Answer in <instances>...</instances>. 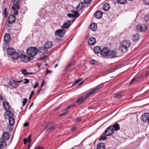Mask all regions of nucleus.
Returning a JSON list of instances; mask_svg holds the SVG:
<instances>
[{
    "label": "nucleus",
    "mask_w": 149,
    "mask_h": 149,
    "mask_svg": "<svg viewBox=\"0 0 149 149\" xmlns=\"http://www.w3.org/2000/svg\"><path fill=\"white\" fill-rule=\"evenodd\" d=\"M65 31L63 29L57 30L55 32V35H57L58 36L62 37L65 34Z\"/></svg>",
    "instance_id": "obj_9"
},
{
    "label": "nucleus",
    "mask_w": 149,
    "mask_h": 149,
    "mask_svg": "<svg viewBox=\"0 0 149 149\" xmlns=\"http://www.w3.org/2000/svg\"><path fill=\"white\" fill-rule=\"evenodd\" d=\"M141 120L145 123L149 122V113H145L142 114Z\"/></svg>",
    "instance_id": "obj_5"
},
{
    "label": "nucleus",
    "mask_w": 149,
    "mask_h": 149,
    "mask_svg": "<svg viewBox=\"0 0 149 149\" xmlns=\"http://www.w3.org/2000/svg\"><path fill=\"white\" fill-rule=\"evenodd\" d=\"M104 86L103 84H101L100 85V86H97L96 87L94 88V89H95V91H97L100 90Z\"/></svg>",
    "instance_id": "obj_39"
},
{
    "label": "nucleus",
    "mask_w": 149,
    "mask_h": 149,
    "mask_svg": "<svg viewBox=\"0 0 149 149\" xmlns=\"http://www.w3.org/2000/svg\"><path fill=\"white\" fill-rule=\"evenodd\" d=\"M11 39V37L9 34H6L5 35L4 37V42L7 43L8 46V43L10 41Z\"/></svg>",
    "instance_id": "obj_13"
},
{
    "label": "nucleus",
    "mask_w": 149,
    "mask_h": 149,
    "mask_svg": "<svg viewBox=\"0 0 149 149\" xmlns=\"http://www.w3.org/2000/svg\"><path fill=\"white\" fill-rule=\"evenodd\" d=\"M90 28L91 30L93 31H95L97 29V25L95 23L91 24L90 26Z\"/></svg>",
    "instance_id": "obj_31"
},
{
    "label": "nucleus",
    "mask_w": 149,
    "mask_h": 149,
    "mask_svg": "<svg viewBox=\"0 0 149 149\" xmlns=\"http://www.w3.org/2000/svg\"><path fill=\"white\" fill-rule=\"evenodd\" d=\"M114 132L113 128L111 126L109 127L104 132V134L107 136H109L112 135Z\"/></svg>",
    "instance_id": "obj_4"
},
{
    "label": "nucleus",
    "mask_w": 149,
    "mask_h": 149,
    "mask_svg": "<svg viewBox=\"0 0 149 149\" xmlns=\"http://www.w3.org/2000/svg\"><path fill=\"white\" fill-rule=\"evenodd\" d=\"M111 126V127L113 128V129L114 131L115 130L118 131L120 129L119 125L117 123H116Z\"/></svg>",
    "instance_id": "obj_26"
},
{
    "label": "nucleus",
    "mask_w": 149,
    "mask_h": 149,
    "mask_svg": "<svg viewBox=\"0 0 149 149\" xmlns=\"http://www.w3.org/2000/svg\"><path fill=\"white\" fill-rule=\"evenodd\" d=\"M128 48L123 46L122 44L120 43V45L119 48L120 51L122 52H126L128 50Z\"/></svg>",
    "instance_id": "obj_14"
},
{
    "label": "nucleus",
    "mask_w": 149,
    "mask_h": 149,
    "mask_svg": "<svg viewBox=\"0 0 149 149\" xmlns=\"http://www.w3.org/2000/svg\"><path fill=\"white\" fill-rule=\"evenodd\" d=\"M31 136V135H30L28 136L27 139L26 138H25L24 139L23 141H24V144H26L27 142H30Z\"/></svg>",
    "instance_id": "obj_35"
},
{
    "label": "nucleus",
    "mask_w": 149,
    "mask_h": 149,
    "mask_svg": "<svg viewBox=\"0 0 149 149\" xmlns=\"http://www.w3.org/2000/svg\"><path fill=\"white\" fill-rule=\"evenodd\" d=\"M143 1L145 4L149 5V0H143Z\"/></svg>",
    "instance_id": "obj_52"
},
{
    "label": "nucleus",
    "mask_w": 149,
    "mask_h": 149,
    "mask_svg": "<svg viewBox=\"0 0 149 149\" xmlns=\"http://www.w3.org/2000/svg\"><path fill=\"white\" fill-rule=\"evenodd\" d=\"M73 14H70V13H69L67 14V15L69 17H75V16H73Z\"/></svg>",
    "instance_id": "obj_60"
},
{
    "label": "nucleus",
    "mask_w": 149,
    "mask_h": 149,
    "mask_svg": "<svg viewBox=\"0 0 149 149\" xmlns=\"http://www.w3.org/2000/svg\"><path fill=\"white\" fill-rule=\"evenodd\" d=\"M142 76H141L140 77H139L138 78H136V81H139L141 79H142Z\"/></svg>",
    "instance_id": "obj_61"
},
{
    "label": "nucleus",
    "mask_w": 149,
    "mask_h": 149,
    "mask_svg": "<svg viewBox=\"0 0 149 149\" xmlns=\"http://www.w3.org/2000/svg\"><path fill=\"white\" fill-rule=\"evenodd\" d=\"M81 80H82L81 78H79V79H77L74 82V83L72 85H75V84H77L78 82H79V81H81Z\"/></svg>",
    "instance_id": "obj_45"
},
{
    "label": "nucleus",
    "mask_w": 149,
    "mask_h": 149,
    "mask_svg": "<svg viewBox=\"0 0 149 149\" xmlns=\"http://www.w3.org/2000/svg\"><path fill=\"white\" fill-rule=\"evenodd\" d=\"M27 101V100L26 98H24L23 99V101L22 102L23 106H24L25 105Z\"/></svg>",
    "instance_id": "obj_47"
},
{
    "label": "nucleus",
    "mask_w": 149,
    "mask_h": 149,
    "mask_svg": "<svg viewBox=\"0 0 149 149\" xmlns=\"http://www.w3.org/2000/svg\"><path fill=\"white\" fill-rule=\"evenodd\" d=\"M14 52H15V50L11 48H8L7 50V53L9 55L12 56Z\"/></svg>",
    "instance_id": "obj_19"
},
{
    "label": "nucleus",
    "mask_w": 149,
    "mask_h": 149,
    "mask_svg": "<svg viewBox=\"0 0 149 149\" xmlns=\"http://www.w3.org/2000/svg\"><path fill=\"white\" fill-rule=\"evenodd\" d=\"M122 66V65L121 64H118L117 65H116L113 67L115 69H116L120 67L121 66Z\"/></svg>",
    "instance_id": "obj_56"
},
{
    "label": "nucleus",
    "mask_w": 149,
    "mask_h": 149,
    "mask_svg": "<svg viewBox=\"0 0 149 149\" xmlns=\"http://www.w3.org/2000/svg\"><path fill=\"white\" fill-rule=\"evenodd\" d=\"M15 11L14 12V15H16L18 14V12L17 10H14Z\"/></svg>",
    "instance_id": "obj_63"
},
{
    "label": "nucleus",
    "mask_w": 149,
    "mask_h": 149,
    "mask_svg": "<svg viewBox=\"0 0 149 149\" xmlns=\"http://www.w3.org/2000/svg\"><path fill=\"white\" fill-rule=\"evenodd\" d=\"M38 52V49L35 47H29L26 50L27 54L31 57L35 56Z\"/></svg>",
    "instance_id": "obj_1"
},
{
    "label": "nucleus",
    "mask_w": 149,
    "mask_h": 149,
    "mask_svg": "<svg viewBox=\"0 0 149 149\" xmlns=\"http://www.w3.org/2000/svg\"><path fill=\"white\" fill-rule=\"evenodd\" d=\"M77 129V128L76 127H74L71 128V131L72 132H74V131H75Z\"/></svg>",
    "instance_id": "obj_59"
},
{
    "label": "nucleus",
    "mask_w": 149,
    "mask_h": 149,
    "mask_svg": "<svg viewBox=\"0 0 149 149\" xmlns=\"http://www.w3.org/2000/svg\"><path fill=\"white\" fill-rule=\"evenodd\" d=\"M114 69H115L113 67L112 68L110 69L109 70H108L106 72V73L105 74H109V72H110L111 71H112Z\"/></svg>",
    "instance_id": "obj_58"
},
{
    "label": "nucleus",
    "mask_w": 149,
    "mask_h": 149,
    "mask_svg": "<svg viewBox=\"0 0 149 149\" xmlns=\"http://www.w3.org/2000/svg\"><path fill=\"white\" fill-rule=\"evenodd\" d=\"M21 82V81H17L13 80L9 81V85L11 87L16 88L19 86L18 84Z\"/></svg>",
    "instance_id": "obj_3"
},
{
    "label": "nucleus",
    "mask_w": 149,
    "mask_h": 149,
    "mask_svg": "<svg viewBox=\"0 0 149 149\" xmlns=\"http://www.w3.org/2000/svg\"><path fill=\"white\" fill-rule=\"evenodd\" d=\"M6 145V141L3 139H0V147L2 148H4Z\"/></svg>",
    "instance_id": "obj_20"
},
{
    "label": "nucleus",
    "mask_w": 149,
    "mask_h": 149,
    "mask_svg": "<svg viewBox=\"0 0 149 149\" xmlns=\"http://www.w3.org/2000/svg\"><path fill=\"white\" fill-rule=\"evenodd\" d=\"M96 42V39L94 37L90 38L88 41V44L89 45H94Z\"/></svg>",
    "instance_id": "obj_11"
},
{
    "label": "nucleus",
    "mask_w": 149,
    "mask_h": 149,
    "mask_svg": "<svg viewBox=\"0 0 149 149\" xmlns=\"http://www.w3.org/2000/svg\"><path fill=\"white\" fill-rule=\"evenodd\" d=\"M56 126V125H53L50 126L48 130L49 132H51V130L54 129Z\"/></svg>",
    "instance_id": "obj_42"
},
{
    "label": "nucleus",
    "mask_w": 149,
    "mask_h": 149,
    "mask_svg": "<svg viewBox=\"0 0 149 149\" xmlns=\"http://www.w3.org/2000/svg\"><path fill=\"white\" fill-rule=\"evenodd\" d=\"M107 139V137L105 136H103L102 135L100 137V138L99 140H106Z\"/></svg>",
    "instance_id": "obj_46"
},
{
    "label": "nucleus",
    "mask_w": 149,
    "mask_h": 149,
    "mask_svg": "<svg viewBox=\"0 0 149 149\" xmlns=\"http://www.w3.org/2000/svg\"><path fill=\"white\" fill-rule=\"evenodd\" d=\"M22 53H19L15 52L11 56L13 59L16 60L21 56Z\"/></svg>",
    "instance_id": "obj_18"
},
{
    "label": "nucleus",
    "mask_w": 149,
    "mask_h": 149,
    "mask_svg": "<svg viewBox=\"0 0 149 149\" xmlns=\"http://www.w3.org/2000/svg\"><path fill=\"white\" fill-rule=\"evenodd\" d=\"M102 12L101 11H98L95 14V16L96 18L100 19L102 15Z\"/></svg>",
    "instance_id": "obj_23"
},
{
    "label": "nucleus",
    "mask_w": 149,
    "mask_h": 149,
    "mask_svg": "<svg viewBox=\"0 0 149 149\" xmlns=\"http://www.w3.org/2000/svg\"><path fill=\"white\" fill-rule=\"evenodd\" d=\"M140 36L139 34L136 33L134 35L133 37V40L136 41L138 40L140 38Z\"/></svg>",
    "instance_id": "obj_36"
},
{
    "label": "nucleus",
    "mask_w": 149,
    "mask_h": 149,
    "mask_svg": "<svg viewBox=\"0 0 149 149\" xmlns=\"http://www.w3.org/2000/svg\"><path fill=\"white\" fill-rule=\"evenodd\" d=\"M84 5L83 2H80L78 6H77L76 10H81L84 7Z\"/></svg>",
    "instance_id": "obj_28"
},
{
    "label": "nucleus",
    "mask_w": 149,
    "mask_h": 149,
    "mask_svg": "<svg viewBox=\"0 0 149 149\" xmlns=\"http://www.w3.org/2000/svg\"><path fill=\"white\" fill-rule=\"evenodd\" d=\"M3 105L4 109L6 110H9L10 109V105L9 103L6 101H4Z\"/></svg>",
    "instance_id": "obj_15"
},
{
    "label": "nucleus",
    "mask_w": 149,
    "mask_h": 149,
    "mask_svg": "<svg viewBox=\"0 0 149 149\" xmlns=\"http://www.w3.org/2000/svg\"><path fill=\"white\" fill-rule=\"evenodd\" d=\"M45 81L44 80H43V81L42 82V83H41V85L40 86V87H42L45 85Z\"/></svg>",
    "instance_id": "obj_62"
},
{
    "label": "nucleus",
    "mask_w": 149,
    "mask_h": 149,
    "mask_svg": "<svg viewBox=\"0 0 149 149\" xmlns=\"http://www.w3.org/2000/svg\"><path fill=\"white\" fill-rule=\"evenodd\" d=\"M144 20L146 22L149 21V14H147L145 15Z\"/></svg>",
    "instance_id": "obj_43"
},
{
    "label": "nucleus",
    "mask_w": 149,
    "mask_h": 149,
    "mask_svg": "<svg viewBox=\"0 0 149 149\" xmlns=\"http://www.w3.org/2000/svg\"><path fill=\"white\" fill-rule=\"evenodd\" d=\"M120 43L122 44L123 46L127 48L130 47L131 45L130 42L127 40H123Z\"/></svg>",
    "instance_id": "obj_12"
},
{
    "label": "nucleus",
    "mask_w": 149,
    "mask_h": 149,
    "mask_svg": "<svg viewBox=\"0 0 149 149\" xmlns=\"http://www.w3.org/2000/svg\"><path fill=\"white\" fill-rule=\"evenodd\" d=\"M68 22H66L64 23V24L62 26V28L65 29H67L70 26V23L71 22V21L68 20Z\"/></svg>",
    "instance_id": "obj_30"
},
{
    "label": "nucleus",
    "mask_w": 149,
    "mask_h": 149,
    "mask_svg": "<svg viewBox=\"0 0 149 149\" xmlns=\"http://www.w3.org/2000/svg\"><path fill=\"white\" fill-rule=\"evenodd\" d=\"M73 11L72 12L73 13V15L75 17H78L79 16L80 14L78 13V12L77 11H75L74 10H73Z\"/></svg>",
    "instance_id": "obj_41"
},
{
    "label": "nucleus",
    "mask_w": 149,
    "mask_h": 149,
    "mask_svg": "<svg viewBox=\"0 0 149 149\" xmlns=\"http://www.w3.org/2000/svg\"><path fill=\"white\" fill-rule=\"evenodd\" d=\"M48 58V57L47 56H45L41 58V60L43 61H45Z\"/></svg>",
    "instance_id": "obj_55"
},
{
    "label": "nucleus",
    "mask_w": 149,
    "mask_h": 149,
    "mask_svg": "<svg viewBox=\"0 0 149 149\" xmlns=\"http://www.w3.org/2000/svg\"><path fill=\"white\" fill-rule=\"evenodd\" d=\"M53 123V122L52 121L48 123H47L45 125V127L44 129H45V127H47L49 125H50V124H51V123Z\"/></svg>",
    "instance_id": "obj_57"
},
{
    "label": "nucleus",
    "mask_w": 149,
    "mask_h": 149,
    "mask_svg": "<svg viewBox=\"0 0 149 149\" xmlns=\"http://www.w3.org/2000/svg\"><path fill=\"white\" fill-rule=\"evenodd\" d=\"M86 99H85V97H83L80 99H78V100L76 101V102L80 104L82 103Z\"/></svg>",
    "instance_id": "obj_37"
},
{
    "label": "nucleus",
    "mask_w": 149,
    "mask_h": 149,
    "mask_svg": "<svg viewBox=\"0 0 149 149\" xmlns=\"http://www.w3.org/2000/svg\"><path fill=\"white\" fill-rule=\"evenodd\" d=\"M97 149H105L104 143L102 142L98 143L97 146Z\"/></svg>",
    "instance_id": "obj_24"
},
{
    "label": "nucleus",
    "mask_w": 149,
    "mask_h": 149,
    "mask_svg": "<svg viewBox=\"0 0 149 149\" xmlns=\"http://www.w3.org/2000/svg\"><path fill=\"white\" fill-rule=\"evenodd\" d=\"M9 45L8 44V46L7 45V43H4L3 45V48L4 49H7L6 47L9 46Z\"/></svg>",
    "instance_id": "obj_51"
},
{
    "label": "nucleus",
    "mask_w": 149,
    "mask_h": 149,
    "mask_svg": "<svg viewBox=\"0 0 149 149\" xmlns=\"http://www.w3.org/2000/svg\"><path fill=\"white\" fill-rule=\"evenodd\" d=\"M38 86V83H36L35 84H34L33 86V87L34 88H36Z\"/></svg>",
    "instance_id": "obj_64"
},
{
    "label": "nucleus",
    "mask_w": 149,
    "mask_h": 149,
    "mask_svg": "<svg viewBox=\"0 0 149 149\" xmlns=\"http://www.w3.org/2000/svg\"><path fill=\"white\" fill-rule=\"evenodd\" d=\"M20 57L22 61L25 63L29 62L31 58L30 56L25 55H23L22 53Z\"/></svg>",
    "instance_id": "obj_7"
},
{
    "label": "nucleus",
    "mask_w": 149,
    "mask_h": 149,
    "mask_svg": "<svg viewBox=\"0 0 149 149\" xmlns=\"http://www.w3.org/2000/svg\"><path fill=\"white\" fill-rule=\"evenodd\" d=\"M7 8H6L4 11L3 13L5 15V18H6L8 16V13L7 12Z\"/></svg>",
    "instance_id": "obj_44"
},
{
    "label": "nucleus",
    "mask_w": 149,
    "mask_h": 149,
    "mask_svg": "<svg viewBox=\"0 0 149 149\" xmlns=\"http://www.w3.org/2000/svg\"><path fill=\"white\" fill-rule=\"evenodd\" d=\"M16 19L14 15L11 14L8 16L7 21L9 24H13L15 21Z\"/></svg>",
    "instance_id": "obj_8"
},
{
    "label": "nucleus",
    "mask_w": 149,
    "mask_h": 149,
    "mask_svg": "<svg viewBox=\"0 0 149 149\" xmlns=\"http://www.w3.org/2000/svg\"><path fill=\"white\" fill-rule=\"evenodd\" d=\"M90 63L92 65H95L96 64L97 62L95 60H92L90 61Z\"/></svg>",
    "instance_id": "obj_53"
},
{
    "label": "nucleus",
    "mask_w": 149,
    "mask_h": 149,
    "mask_svg": "<svg viewBox=\"0 0 149 149\" xmlns=\"http://www.w3.org/2000/svg\"><path fill=\"white\" fill-rule=\"evenodd\" d=\"M115 4L118 3L120 4H124L127 2V0H114Z\"/></svg>",
    "instance_id": "obj_27"
},
{
    "label": "nucleus",
    "mask_w": 149,
    "mask_h": 149,
    "mask_svg": "<svg viewBox=\"0 0 149 149\" xmlns=\"http://www.w3.org/2000/svg\"><path fill=\"white\" fill-rule=\"evenodd\" d=\"M74 106V105L72 104L69 106L67 107L64 110V111H67L68 110L70 109L72 107Z\"/></svg>",
    "instance_id": "obj_48"
},
{
    "label": "nucleus",
    "mask_w": 149,
    "mask_h": 149,
    "mask_svg": "<svg viewBox=\"0 0 149 149\" xmlns=\"http://www.w3.org/2000/svg\"><path fill=\"white\" fill-rule=\"evenodd\" d=\"M65 112L64 113H62L61 114H60L59 115V117H61V116L65 115H66L68 113V112L67 111H64Z\"/></svg>",
    "instance_id": "obj_49"
},
{
    "label": "nucleus",
    "mask_w": 149,
    "mask_h": 149,
    "mask_svg": "<svg viewBox=\"0 0 149 149\" xmlns=\"http://www.w3.org/2000/svg\"><path fill=\"white\" fill-rule=\"evenodd\" d=\"M8 114H4L5 118L6 119H8L9 117H13L14 116V113L12 111H8Z\"/></svg>",
    "instance_id": "obj_21"
},
{
    "label": "nucleus",
    "mask_w": 149,
    "mask_h": 149,
    "mask_svg": "<svg viewBox=\"0 0 149 149\" xmlns=\"http://www.w3.org/2000/svg\"><path fill=\"white\" fill-rule=\"evenodd\" d=\"M92 0H84V2L85 4H88L90 3Z\"/></svg>",
    "instance_id": "obj_50"
},
{
    "label": "nucleus",
    "mask_w": 149,
    "mask_h": 149,
    "mask_svg": "<svg viewBox=\"0 0 149 149\" xmlns=\"http://www.w3.org/2000/svg\"><path fill=\"white\" fill-rule=\"evenodd\" d=\"M107 56L109 58H112L116 57V52L114 50L109 51Z\"/></svg>",
    "instance_id": "obj_10"
},
{
    "label": "nucleus",
    "mask_w": 149,
    "mask_h": 149,
    "mask_svg": "<svg viewBox=\"0 0 149 149\" xmlns=\"http://www.w3.org/2000/svg\"><path fill=\"white\" fill-rule=\"evenodd\" d=\"M47 51V49L44 47H40V49L39 50V52L41 54H45Z\"/></svg>",
    "instance_id": "obj_22"
},
{
    "label": "nucleus",
    "mask_w": 149,
    "mask_h": 149,
    "mask_svg": "<svg viewBox=\"0 0 149 149\" xmlns=\"http://www.w3.org/2000/svg\"><path fill=\"white\" fill-rule=\"evenodd\" d=\"M95 91L94 89H93L89 91L88 94L86 95L85 96V99H86L88 97L92 94Z\"/></svg>",
    "instance_id": "obj_34"
},
{
    "label": "nucleus",
    "mask_w": 149,
    "mask_h": 149,
    "mask_svg": "<svg viewBox=\"0 0 149 149\" xmlns=\"http://www.w3.org/2000/svg\"><path fill=\"white\" fill-rule=\"evenodd\" d=\"M9 133L6 132H3L1 139H3L4 140H7L9 139Z\"/></svg>",
    "instance_id": "obj_17"
},
{
    "label": "nucleus",
    "mask_w": 149,
    "mask_h": 149,
    "mask_svg": "<svg viewBox=\"0 0 149 149\" xmlns=\"http://www.w3.org/2000/svg\"><path fill=\"white\" fill-rule=\"evenodd\" d=\"M122 96V95H121V93L120 92L116 94L115 95V97L117 98V99L120 98Z\"/></svg>",
    "instance_id": "obj_40"
},
{
    "label": "nucleus",
    "mask_w": 149,
    "mask_h": 149,
    "mask_svg": "<svg viewBox=\"0 0 149 149\" xmlns=\"http://www.w3.org/2000/svg\"><path fill=\"white\" fill-rule=\"evenodd\" d=\"M148 28L147 26L145 24L138 25L136 27V30L139 32H141L146 31Z\"/></svg>",
    "instance_id": "obj_2"
},
{
    "label": "nucleus",
    "mask_w": 149,
    "mask_h": 149,
    "mask_svg": "<svg viewBox=\"0 0 149 149\" xmlns=\"http://www.w3.org/2000/svg\"><path fill=\"white\" fill-rule=\"evenodd\" d=\"M110 5L108 3H105L104 4L102 9L104 11H107L109 9Z\"/></svg>",
    "instance_id": "obj_32"
},
{
    "label": "nucleus",
    "mask_w": 149,
    "mask_h": 149,
    "mask_svg": "<svg viewBox=\"0 0 149 149\" xmlns=\"http://www.w3.org/2000/svg\"><path fill=\"white\" fill-rule=\"evenodd\" d=\"M9 119V124L10 126H12L14 124L15 122L14 119L13 117H9L8 118Z\"/></svg>",
    "instance_id": "obj_25"
},
{
    "label": "nucleus",
    "mask_w": 149,
    "mask_h": 149,
    "mask_svg": "<svg viewBox=\"0 0 149 149\" xmlns=\"http://www.w3.org/2000/svg\"><path fill=\"white\" fill-rule=\"evenodd\" d=\"M136 80V77H134L131 80L130 83L129 84V85H131L132 84V83Z\"/></svg>",
    "instance_id": "obj_54"
},
{
    "label": "nucleus",
    "mask_w": 149,
    "mask_h": 149,
    "mask_svg": "<svg viewBox=\"0 0 149 149\" xmlns=\"http://www.w3.org/2000/svg\"><path fill=\"white\" fill-rule=\"evenodd\" d=\"M14 4L12 6V9L13 10H18L19 8V3H13Z\"/></svg>",
    "instance_id": "obj_33"
},
{
    "label": "nucleus",
    "mask_w": 149,
    "mask_h": 149,
    "mask_svg": "<svg viewBox=\"0 0 149 149\" xmlns=\"http://www.w3.org/2000/svg\"><path fill=\"white\" fill-rule=\"evenodd\" d=\"M109 49L108 47H104L101 50L100 54L102 56L105 57L108 56Z\"/></svg>",
    "instance_id": "obj_6"
},
{
    "label": "nucleus",
    "mask_w": 149,
    "mask_h": 149,
    "mask_svg": "<svg viewBox=\"0 0 149 149\" xmlns=\"http://www.w3.org/2000/svg\"><path fill=\"white\" fill-rule=\"evenodd\" d=\"M21 72H22V74H32L33 73L32 72H26V70L25 69H22L21 70Z\"/></svg>",
    "instance_id": "obj_38"
},
{
    "label": "nucleus",
    "mask_w": 149,
    "mask_h": 149,
    "mask_svg": "<svg viewBox=\"0 0 149 149\" xmlns=\"http://www.w3.org/2000/svg\"><path fill=\"white\" fill-rule=\"evenodd\" d=\"M100 47L99 46H96L93 48V50L95 53L98 54L100 53L101 50Z\"/></svg>",
    "instance_id": "obj_29"
},
{
    "label": "nucleus",
    "mask_w": 149,
    "mask_h": 149,
    "mask_svg": "<svg viewBox=\"0 0 149 149\" xmlns=\"http://www.w3.org/2000/svg\"><path fill=\"white\" fill-rule=\"evenodd\" d=\"M53 45L52 42L51 41H49L46 42L45 43L44 47L47 49L52 47Z\"/></svg>",
    "instance_id": "obj_16"
}]
</instances>
